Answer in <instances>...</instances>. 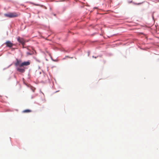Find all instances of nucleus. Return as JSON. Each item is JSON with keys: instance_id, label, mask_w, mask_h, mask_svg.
<instances>
[{"instance_id": "nucleus-7", "label": "nucleus", "mask_w": 159, "mask_h": 159, "mask_svg": "<svg viewBox=\"0 0 159 159\" xmlns=\"http://www.w3.org/2000/svg\"><path fill=\"white\" fill-rule=\"evenodd\" d=\"M156 2H159V0H156Z\"/></svg>"}, {"instance_id": "nucleus-8", "label": "nucleus", "mask_w": 159, "mask_h": 159, "mask_svg": "<svg viewBox=\"0 0 159 159\" xmlns=\"http://www.w3.org/2000/svg\"><path fill=\"white\" fill-rule=\"evenodd\" d=\"M93 57H94L95 58H96V57H94V56H93Z\"/></svg>"}, {"instance_id": "nucleus-5", "label": "nucleus", "mask_w": 159, "mask_h": 159, "mask_svg": "<svg viewBox=\"0 0 159 159\" xmlns=\"http://www.w3.org/2000/svg\"><path fill=\"white\" fill-rule=\"evenodd\" d=\"M17 41L23 45H24L25 43L24 40L23 38H20V37H18L17 38Z\"/></svg>"}, {"instance_id": "nucleus-6", "label": "nucleus", "mask_w": 159, "mask_h": 159, "mask_svg": "<svg viewBox=\"0 0 159 159\" xmlns=\"http://www.w3.org/2000/svg\"><path fill=\"white\" fill-rule=\"evenodd\" d=\"M31 112V111L30 109H26L23 111V113H28Z\"/></svg>"}, {"instance_id": "nucleus-3", "label": "nucleus", "mask_w": 159, "mask_h": 159, "mask_svg": "<svg viewBox=\"0 0 159 159\" xmlns=\"http://www.w3.org/2000/svg\"><path fill=\"white\" fill-rule=\"evenodd\" d=\"M4 44L6 45V47L9 48L12 47L14 45V44L9 41H7Z\"/></svg>"}, {"instance_id": "nucleus-2", "label": "nucleus", "mask_w": 159, "mask_h": 159, "mask_svg": "<svg viewBox=\"0 0 159 159\" xmlns=\"http://www.w3.org/2000/svg\"><path fill=\"white\" fill-rule=\"evenodd\" d=\"M20 15L19 14L16 12H9L4 14L5 16L10 18H14Z\"/></svg>"}, {"instance_id": "nucleus-1", "label": "nucleus", "mask_w": 159, "mask_h": 159, "mask_svg": "<svg viewBox=\"0 0 159 159\" xmlns=\"http://www.w3.org/2000/svg\"><path fill=\"white\" fill-rule=\"evenodd\" d=\"M16 61L15 63V65L16 66H19L20 67H23L24 66L29 65L30 63L29 61L24 62L21 63V61L20 60H18L16 59Z\"/></svg>"}, {"instance_id": "nucleus-4", "label": "nucleus", "mask_w": 159, "mask_h": 159, "mask_svg": "<svg viewBox=\"0 0 159 159\" xmlns=\"http://www.w3.org/2000/svg\"><path fill=\"white\" fill-rule=\"evenodd\" d=\"M17 70L20 72L23 73L25 71V68L24 66L23 67H20L19 66L17 68Z\"/></svg>"}]
</instances>
